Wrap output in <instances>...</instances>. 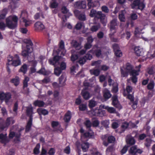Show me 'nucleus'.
I'll return each mask as SVG.
<instances>
[{"label":"nucleus","mask_w":155,"mask_h":155,"mask_svg":"<svg viewBox=\"0 0 155 155\" xmlns=\"http://www.w3.org/2000/svg\"><path fill=\"white\" fill-rule=\"evenodd\" d=\"M115 137L112 136H109L107 139V142L105 140H104L103 141V144L105 147H107L109 143H113L115 141Z\"/></svg>","instance_id":"16"},{"label":"nucleus","mask_w":155,"mask_h":155,"mask_svg":"<svg viewBox=\"0 0 155 155\" xmlns=\"http://www.w3.org/2000/svg\"><path fill=\"white\" fill-rule=\"evenodd\" d=\"M119 24V22L117 20L116 18H114L111 20L109 23L108 25V27L109 28L110 31L117 30Z\"/></svg>","instance_id":"5"},{"label":"nucleus","mask_w":155,"mask_h":155,"mask_svg":"<svg viewBox=\"0 0 155 155\" xmlns=\"http://www.w3.org/2000/svg\"><path fill=\"white\" fill-rule=\"evenodd\" d=\"M75 5L78 9H84L86 7V3L85 1H79L75 2Z\"/></svg>","instance_id":"14"},{"label":"nucleus","mask_w":155,"mask_h":155,"mask_svg":"<svg viewBox=\"0 0 155 155\" xmlns=\"http://www.w3.org/2000/svg\"><path fill=\"white\" fill-rule=\"evenodd\" d=\"M66 81V78L65 77V75L62 74L59 78V84L60 87L64 86L65 84V82Z\"/></svg>","instance_id":"17"},{"label":"nucleus","mask_w":155,"mask_h":155,"mask_svg":"<svg viewBox=\"0 0 155 155\" xmlns=\"http://www.w3.org/2000/svg\"><path fill=\"white\" fill-rule=\"evenodd\" d=\"M97 12L95 10L92 9L89 15L91 17L95 18Z\"/></svg>","instance_id":"60"},{"label":"nucleus","mask_w":155,"mask_h":155,"mask_svg":"<svg viewBox=\"0 0 155 155\" xmlns=\"http://www.w3.org/2000/svg\"><path fill=\"white\" fill-rule=\"evenodd\" d=\"M120 72L121 74V77L123 78L127 77L128 75V73H129L127 71H124L122 69H120Z\"/></svg>","instance_id":"56"},{"label":"nucleus","mask_w":155,"mask_h":155,"mask_svg":"<svg viewBox=\"0 0 155 155\" xmlns=\"http://www.w3.org/2000/svg\"><path fill=\"white\" fill-rule=\"evenodd\" d=\"M10 82L13 83L15 86H17L19 84V78L18 76H16L15 78L12 79L11 80Z\"/></svg>","instance_id":"30"},{"label":"nucleus","mask_w":155,"mask_h":155,"mask_svg":"<svg viewBox=\"0 0 155 155\" xmlns=\"http://www.w3.org/2000/svg\"><path fill=\"white\" fill-rule=\"evenodd\" d=\"M91 113L94 116L100 117H103L105 114L104 111L102 110L98 107L91 110Z\"/></svg>","instance_id":"7"},{"label":"nucleus","mask_w":155,"mask_h":155,"mask_svg":"<svg viewBox=\"0 0 155 155\" xmlns=\"http://www.w3.org/2000/svg\"><path fill=\"white\" fill-rule=\"evenodd\" d=\"M58 50L59 51V54L61 55H64L66 51L64 49V43L63 40H61L60 42Z\"/></svg>","instance_id":"13"},{"label":"nucleus","mask_w":155,"mask_h":155,"mask_svg":"<svg viewBox=\"0 0 155 155\" xmlns=\"http://www.w3.org/2000/svg\"><path fill=\"white\" fill-rule=\"evenodd\" d=\"M18 18L17 16L13 15L9 16L6 18V25L2 21H0V29L4 31L6 26L11 29H14L17 26Z\"/></svg>","instance_id":"2"},{"label":"nucleus","mask_w":155,"mask_h":155,"mask_svg":"<svg viewBox=\"0 0 155 155\" xmlns=\"http://www.w3.org/2000/svg\"><path fill=\"white\" fill-rule=\"evenodd\" d=\"M26 114L29 117V118L33 119V109L32 107H28L27 108Z\"/></svg>","instance_id":"29"},{"label":"nucleus","mask_w":155,"mask_h":155,"mask_svg":"<svg viewBox=\"0 0 155 155\" xmlns=\"http://www.w3.org/2000/svg\"><path fill=\"white\" fill-rule=\"evenodd\" d=\"M45 104V103L43 101L38 99L35 101L33 103V105L35 107H44Z\"/></svg>","instance_id":"18"},{"label":"nucleus","mask_w":155,"mask_h":155,"mask_svg":"<svg viewBox=\"0 0 155 155\" xmlns=\"http://www.w3.org/2000/svg\"><path fill=\"white\" fill-rule=\"evenodd\" d=\"M84 136L86 138H93L94 137V133L91 129H88V132L85 133L84 134Z\"/></svg>","instance_id":"27"},{"label":"nucleus","mask_w":155,"mask_h":155,"mask_svg":"<svg viewBox=\"0 0 155 155\" xmlns=\"http://www.w3.org/2000/svg\"><path fill=\"white\" fill-rule=\"evenodd\" d=\"M79 110L80 111H84L87 109V104H81L78 107Z\"/></svg>","instance_id":"41"},{"label":"nucleus","mask_w":155,"mask_h":155,"mask_svg":"<svg viewBox=\"0 0 155 155\" xmlns=\"http://www.w3.org/2000/svg\"><path fill=\"white\" fill-rule=\"evenodd\" d=\"M71 44L76 50H79L81 48V44L75 40H73L72 41Z\"/></svg>","instance_id":"33"},{"label":"nucleus","mask_w":155,"mask_h":155,"mask_svg":"<svg viewBox=\"0 0 155 155\" xmlns=\"http://www.w3.org/2000/svg\"><path fill=\"white\" fill-rule=\"evenodd\" d=\"M81 94L83 98L86 100H88L91 97L89 92L85 90H82L81 92Z\"/></svg>","instance_id":"21"},{"label":"nucleus","mask_w":155,"mask_h":155,"mask_svg":"<svg viewBox=\"0 0 155 155\" xmlns=\"http://www.w3.org/2000/svg\"><path fill=\"white\" fill-rule=\"evenodd\" d=\"M13 66L16 67L21 64V61L19 59V56L16 54L15 55L14 59L11 63Z\"/></svg>","instance_id":"15"},{"label":"nucleus","mask_w":155,"mask_h":155,"mask_svg":"<svg viewBox=\"0 0 155 155\" xmlns=\"http://www.w3.org/2000/svg\"><path fill=\"white\" fill-rule=\"evenodd\" d=\"M113 48L114 52L115 55L117 57H120L122 56V53L121 51L119 49L118 45L116 43L114 44L113 45Z\"/></svg>","instance_id":"8"},{"label":"nucleus","mask_w":155,"mask_h":155,"mask_svg":"<svg viewBox=\"0 0 155 155\" xmlns=\"http://www.w3.org/2000/svg\"><path fill=\"white\" fill-rule=\"evenodd\" d=\"M23 41L26 45L25 48L22 50L21 55L24 58L27 57L29 61L32 62V66L35 67L37 65V62L36 61L33 60L35 58L33 56H32L31 57L29 56V55L33 51L32 48L33 44L30 39H25Z\"/></svg>","instance_id":"1"},{"label":"nucleus","mask_w":155,"mask_h":155,"mask_svg":"<svg viewBox=\"0 0 155 155\" xmlns=\"http://www.w3.org/2000/svg\"><path fill=\"white\" fill-rule=\"evenodd\" d=\"M102 11L105 13H108L109 12V9L108 7L105 6L103 5L101 7Z\"/></svg>","instance_id":"64"},{"label":"nucleus","mask_w":155,"mask_h":155,"mask_svg":"<svg viewBox=\"0 0 155 155\" xmlns=\"http://www.w3.org/2000/svg\"><path fill=\"white\" fill-rule=\"evenodd\" d=\"M22 19H23V21L25 23V25L26 27L29 26L31 23V20L25 19L24 17H22Z\"/></svg>","instance_id":"50"},{"label":"nucleus","mask_w":155,"mask_h":155,"mask_svg":"<svg viewBox=\"0 0 155 155\" xmlns=\"http://www.w3.org/2000/svg\"><path fill=\"white\" fill-rule=\"evenodd\" d=\"M27 69L28 67L27 65L26 64H24L21 67L20 69L19 70V72H22L24 74H25L26 73Z\"/></svg>","instance_id":"36"},{"label":"nucleus","mask_w":155,"mask_h":155,"mask_svg":"<svg viewBox=\"0 0 155 155\" xmlns=\"http://www.w3.org/2000/svg\"><path fill=\"white\" fill-rule=\"evenodd\" d=\"M101 60L94 61L92 62L91 65L92 66H95L97 68H99L101 66Z\"/></svg>","instance_id":"35"},{"label":"nucleus","mask_w":155,"mask_h":155,"mask_svg":"<svg viewBox=\"0 0 155 155\" xmlns=\"http://www.w3.org/2000/svg\"><path fill=\"white\" fill-rule=\"evenodd\" d=\"M140 2V0H134L133 3L131 5L132 8L134 9L136 7H138Z\"/></svg>","instance_id":"43"},{"label":"nucleus","mask_w":155,"mask_h":155,"mask_svg":"<svg viewBox=\"0 0 155 155\" xmlns=\"http://www.w3.org/2000/svg\"><path fill=\"white\" fill-rule=\"evenodd\" d=\"M129 153L132 155H137V154H141L143 152L142 150L137 148L136 146L131 147L129 150Z\"/></svg>","instance_id":"6"},{"label":"nucleus","mask_w":155,"mask_h":155,"mask_svg":"<svg viewBox=\"0 0 155 155\" xmlns=\"http://www.w3.org/2000/svg\"><path fill=\"white\" fill-rule=\"evenodd\" d=\"M155 67L152 66L148 68L147 70V73L150 75H153L155 73Z\"/></svg>","instance_id":"34"},{"label":"nucleus","mask_w":155,"mask_h":155,"mask_svg":"<svg viewBox=\"0 0 155 155\" xmlns=\"http://www.w3.org/2000/svg\"><path fill=\"white\" fill-rule=\"evenodd\" d=\"M109 124V121L107 120H103L101 122V125L106 128L108 127Z\"/></svg>","instance_id":"55"},{"label":"nucleus","mask_w":155,"mask_h":155,"mask_svg":"<svg viewBox=\"0 0 155 155\" xmlns=\"http://www.w3.org/2000/svg\"><path fill=\"white\" fill-rule=\"evenodd\" d=\"M99 124V122L98 120H96L92 121V126L93 127H97Z\"/></svg>","instance_id":"57"},{"label":"nucleus","mask_w":155,"mask_h":155,"mask_svg":"<svg viewBox=\"0 0 155 155\" xmlns=\"http://www.w3.org/2000/svg\"><path fill=\"white\" fill-rule=\"evenodd\" d=\"M140 70L139 69L137 70H133V69L129 73L130 75H131L132 76H137L139 75V72L140 71Z\"/></svg>","instance_id":"49"},{"label":"nucleus","mask_w":155,"mask_h":155,"mask_svg":"<svg viewBox=\"0 0 155 155\" xmlns=\"http://www.w3.org/2000/svg\"><path fill=\"white\" fill-rule=\"evenodd\" d=\"M103 108L107 110V111L110 113H114L116 111L115 108L113 107H110L108 106H103Z\"/></svg>","instance_id":"39"},{"label":"nucleus","mask_w":155,"mask_h":155,"mask_svg":"<svg viewBox=\"0 0 155 155\" xmlns=\"http://www.w3.org/2000/svg\"><path fill=\"white\" fill-rule=\"evenodd\" d=\"M100 70L99 68H97V69L91 70L90 72L91 74L94 75L96 76H98L99 75L100 73Z\"/></svg>","instance_id":"46"},{"label":"nucleus","mask_w":155,"mask_h":155,"mask_svg":"<svg viewBox=\"0 0 155 155\" xmlns=\"http://www.w3.org/2000/svg\"><path fill=\"white\" fill-rule=\"evenodd\" d=\"M111 96L110 91L108 90H106L103 92V97L106 100L108 99Z\"/></svg>","instance_id":"31"},{"label":"nucleus","mask_w":155,"mask_h":155,"mask_svg":"<svg viewBox=\"0 0 155 155\" xmlns=\"http://www.w3.org/2000/svg\"><path fill=\"white\" fill-rule=\"evenodd\" d=\"M135 54L138 56L142 55V49L139 46L135 47L134 48Z\"/></svg>","instance_id":"28"},{"label":"nucleus","mask_w":155,"mask_h":155,"mask_svg":"<svg viewBox=\"0 0 155 155\" xmlns=\"http://www.w3.org/2000/svg\"><path fill=\"white\" fill-rule=\"evenodd\" d=\"M40 145L39 143H37L34 149L33 150V153L34 154L37 155L40 153Z\"/></svg>","instance_id":"40"},{"label":"nucleus","mask_w":155,"mask_h":155,"mask_svg":"<svg viewBox=\"0 0 155 155\" xmlns=\"http://www.w3.org/2000/svg\"><path fill=\"white\" fill-rule=\"evenodd\" d=\"M133 66L129 63H127L126 64V67L125 70L128 71L129 73L133 69Z\"/></svg>","instance_id":"44"},{"label":"nucleus","mask_w":155,"mask_h":155,"mask_svg":"<svg viewBox=\"0 0 155 155\" xmlns=\"http://www.w3.org/2000/svg\"><path fill=\"white\" fill-rule=\"evenodd\" d=\"M81 148L84 152H87L89 147V144L88 142H83L81 144Z\"/></svg>","instance_id":"24"},{"label":"nucleus","mask_w":155,"mask_h":155,"mask_svg":"<svg viewBox=\"0 0 155 155\" xmlns=\"http://www.w3.org/2000/svg\"><path fill=\"white\" fill-rule=\"evenodd\" d=\"M151 143V140L149 138H147L145 140V142L144 143V145L147 147H149L150 146Z\"/></svg>","instance_id":"52"},{"label":"nucleus","mask_w":155,"mask_h":155,"mask_svg":"<svg viewBox=\"0 0 155 155\" xmlns=\"http://www.w3.org/2000/svg\"><path fill=\"white\" fill-rule=\"evenodd\" d=\"M155 84L153 80H150L147 86V89L149 90L153 89L155 86Z\"/></svg>","instance_id":"37"},{"label":"nucleus","mask_w":155,"mask_h":155,"mask_svg":"<svg viewBox=\"0 0 155 155\" xmlns=\"http://www.w3.org/2000/svg\"><path fill=\"white\" fill-rule=\"evenodd\" d=\"M58 6L57 0H52L50 2V7L51 8H56Z\"/></svg>","instance_id":"45"},{"label":"nucleus","mask_w":155,"mask_h":155,"mask_svg":"<svg viewBox=\"0 0 155 155\" xmlns=\"http://www.w3.org/2000/svg\"><path fill=\"white\" fill-rule=\"evenodd\" d=\"M0 142L4 145H5L9 142V140L7 137V134H3L2 133L0 134Z\"/></svg>","instance_id":"11"},{"label":"nucleus","mask_w":155,"mask_h":155,"mask_svg":"<svg viewBox=\"0 0 155 155\" xmlns=\"http://www.w3.org/2000/svg\"><path fill=\"white\" fill-rule=\"evenodd\" d=\"M37 72L38 73L42 74L44 75H47V72L45 71L44 68H42L40 70L37 71Z\"/></svg>","instance_id":"61"},{"label":"nucleus","mask_w":155,"mask_h":155,"mask_svg":"<svg viewBox=\"0 0 155 155\" xmlns=\"http://www.w3.org/2000/svg\"><path fill=\"white\" fill-rule=\"evenodd\" d=\"M84 124L87 129H90L92 126V122L89 120H86Z\"/></svg>","instance_id":"42"},{"label":"nucleus","mask_w":155,"mask_h":155,"mask_svg":"<svg viewBox=\"0 0 155 155\" xmlns=\"http://www.w3.org/2000/svg\"><path fill=\"white\" fill-rule=\"evenodd\" d=\"M30 79L28 77H25L23 81V88L24 89L28 86V82L29 81Z\"/></svg>","instance_id":"38"},{"label":"nucleus","mask_w":155,"mask_h":155,"mask_svg":"<svg viewBox=\"0 0 155 155\" xmlns=\"http://www.w3.org/2000/svg\"><path fill=\"white\" fill-rule=\"evenodd\" d=\"M129 126V124L127 122L123 123L121 127V129L119 132L120 134H121L124 132L125 130L128 128Z\"/></svg>","instance_id":"23"},{"label":"nucleus","mask_w":155,"mask_h":155,"mask_svg":"<svg viewBox=\"0 0 155 155\" xmlns=\"http://www.w3.org/2000/svg\"><path fill=\"white\" fill-rule=\"evenodd\" d=\"M11 97L12 95L10 92L4 93L2 92L0 93V100L4 101L6 104H8Z\"/></svg>","instance_id":"4"},{"label":"nucleus","mask_w":155,"mask_h":155,"mask_svg":"<svg viewBox=\"0 0 155 155\" xmlns=\"http://www.w3.org/2000/svg\"><path fill=\"white\" fill-rule=\"evenodd\" d=\"M138 7L139 9L142 10L145 8V4L143 2H140Z\"/></svg>","instance_id":"59"},{"label":"nucleus","mask_w":155,"mask_h":155,"mask_svg":"<svg viewBox=\"0 0 155 155\" xmlns=\"http://www.w3.org/2000/svg\"><path fill=\"white\" fill-rule=\"evenodd\" d=\"M97 103L94 100H91L89 101L88 106L89 107L92 109L93 107L97 105Z\"/></svg>","instance_id":"47"},{"label":"nucleus","mask_w":155,"mask_h":155,"mask_svg":"<svg viewBox=\"0 0 155 155\" xmlns=\"http://www.w3.org/2000/svg\"><path fill=\"white\" fill-rule=\"evenodd\" d=\"M32 119L31 118H29L25 127V132L28 133L30 130L32 124Z\"/></svg>","instance_id":"20"},{"label":"nucleus","mask_w":155,"mask_h":155,"mask_svg":"<svg viewBox=\"0 0 155 155\" xmlns=\"http://www.w3.org/2000/svg\"><path fill=\"white\" fill-rule=\"evenodd\" d=\"M114 150V145L112 144L108 146L106 150V155H112V153Z\"/></svg>","instance_id":"19"},{"label":"nucleus","mask_w":155,"mask_h":155,"mask_svg":"<svg viewBox=\"0 0 155 155\" xmlns=\"http://www.w3.org/2000/svg\"><path fill=\"white\" fill-rule=\"evenodd\" d=\"M126 142L127 144L132 145L135 144V140L133 137H129L127 139Z\"/></svg>","instance_id":"32"},{"label":"nucleus","mask_w":155,"mask_h":155,"mask_svg":"<svg viewBox=\"0 0 155 155\" xmlns=\"http://www.w3.org/2000/svg\"><path fill=\"white\" fill-rule=\"evenodd\" d=\"M82 100L81 97L80 95H79L77 98L75 99V103L77 105H80L81 104Z\"/></svg>","instance_id":"54"},{"label":"nucleus","mask_w":155,"mask_h":155,"mask_svg":"<svg viewBox=\"0 0 155 155\" xmlns=\"http://www.w3.org/2000/svg\"><path fill=\"white\" fill-rule=\"evenodd\" d=\"M79 20L82 21H84L86 20L85 15L84 14H81L78 15H76Z\"/></svg>","instance_id":"51"},{"label":"nucleus","mask_w":155,"mask_h":155,"mask_svg":"<svg viewBox=\"0 0 155 155\" xmlns=\"http://www.w3.org/2000/svg\"><path fill=\"white\" fill-rule=\"evenodd\" d=\"M62 70L59 67H57L54 68V74L56 76H58L62 72Z\"/></svg>","instance_id":"48"},{"label":"nucleus","mask_w":155,"mask_h":155,"mask_svg":"<svg viewBox=\"0 0 155 155\" xmlns=\"http://www.w3.org/2000/svg\"><path fill=\"white\" fill-rule=\"evenodd\" d=\"M78 56L76 54H72L71 56V60L72 61H74L78 58Z\"/></svg>","instance_id":"62"},{"label":"nucleus","mask_w":155,"mask_h":155,"mask_svg":"<svg viewBox=\"0 0 155 155\" xmlns=\"http://www.w3.org/2000/svg\"><path fill=\"white\" fill-rule=\"evenodd\" d=\"M91 53L95 55L97 57H100L101 54V51L100 49L97 48L96 49H93L90 51Z\"/></svg>","instance_id":"22"},{"label":"nucleus","mask_w":155,"mask_h":155,"mask_svg":"<svg viewBox=\"0 0 155 155\" xmlns=\"http://www.w3.org/2000/svg\"><path fill=\"white\" fill-rule=\"evenodd\" d=\"M35 29L36 31H41L43 30L45 28L43 24L40 21L36 22L34 25Z\"/></svg>","instance_id":"12"},{"label":"nucleus","mask_w":155,"mask_h":155,"mask_svg":"<svg viewBox=\"0 0 155 155\" xmlns=\"http://www.w3.org/2000/svg\"><path fill=\"white\" fill-rule=\"evenodd\" d=\"M147 136L146 134H142L139 135L138 136V140H144Z\"/></svg>","instance_id":"63"},{"label":"nucleus","mask_w":155,"mask_h":155,"mask_svg":"<svg viewBox=\"0 0 155 155\" xmlns=\"http://www.w3.org/2000/svg\"><path fill=\"white\" fill-rule=\"evenodd\" d=\"M105 14L102 13L101 11H98L96 14L95 18L97 19H100L101 23L104 25L106 24V22H105L104 19H105Z\"/></svg>","instance_id":"9"},{"label":"nucleus","mask_w":155,"mask_h":155,"mask_svg":"<svg viewBox=\"0 0 155 155\" xmlns=\"http://www.w3.org/2000/svg\"><path fill=\"white\" fill-rule=\"evenodd\" d=\"M11 122L12 124H14L15 121L12 117H9L6 119L5 122H2L0 123V132L3 130L5 128L8 127L10 125Z\"/></svg>","instance_id":"3"},{"label":"nucleus","mask_w":155,"mask_h":155,"mask_svg":"<svg viewBox=\"0 0 155 155\" xmlns=\"http://www.w3.org/2000/svg\"><path fill=\"white\" fill-rule=\"evenodd\" d=\"M71 118V112L68 110L64 115V120L65 122L66 123L70 121Z\"/></svg>","instance_id":"26"},{"label":"nucleus","mask_w":155,"mask_h":155,"mask_svg":"<svg viewBox=\"0 0 155 155\" xmlns=\"http://www.w3.org/2000/svg\"><path fill=\"white\" fill-rule=\"evenodd\" d=\"M109 68V66H107L106 65H103L100 66L99 69L100 71H107Z\"/></svg>","instance_id":"58"},{"label":"nucleus","mask_w":155,"mask_h":155,"mask_svg":"<svg viewBox=\"0 0 155 155\" xmlns=\"http://www.w3.org/2000/svg\"><path fill=\"white\" fill-rule=\"evenodd\" d=\"M61 58V56L58 55H55L52 59H49L48 60L49 64L55 67L56 64H59V61Z\"/></svg>","instance_id":"10"},{"label":"nucleus","mask_w":155,"mask_h":155,"mask_svg":"<svg viewBox=\"0 0 155 155\" xmlns=\"http://www.w3.org/2000/svg\"><path fill=\"white\" fill-rule=\"evenodd\" d=\"M86 60L84 56L80 58L79 59L78 62L81 65H83L86 62Z\"/></svg>","instance_id":"53"},{"label":"nucleus","mask_w":155,"mask_h":155,"mask_svg":"<svg viewBox=\"0 0 155 155\" xmlns=\"http://www.w3.org/2000/svg\"><path fill=\"white\" fill-rule=\"evenodd\" d=\"M37 111L39 115H48L49 113L48 111L47 110L41 108H38Z\"/></svg>","instance_id":"25"}]
</instances>
